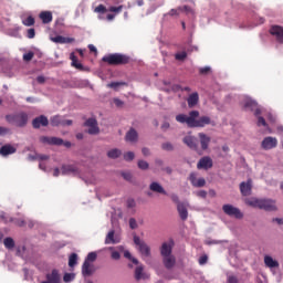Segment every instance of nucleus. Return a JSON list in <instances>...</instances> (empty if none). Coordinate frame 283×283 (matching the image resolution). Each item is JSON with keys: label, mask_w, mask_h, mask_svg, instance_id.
<instances>
[{"label": "nucleus", "mask_w": 283, "mask_h": 283, "mask_svg": "<svg viewBox=\"0 0 283 283\" xmlns=\"http://www.w3.org/2000/svg\"><path fill=\"white\" fill-rule=\"evenodd\" d=\"M177 123L186 124L187 127L193 129L196 127H207V125H211V117L201 116L198 111H190L188 115L179 114L176 116Z\"/></svg>", "instance_id": "f257e3e1"}, {"label": "nucleus", "mask_w": 283, "mask_h": 283, "mask_svg": "<svg viewBox=\"0 0 283 283\" xmlns=\"http://www.w3.org/2000/svg\"><path fill=\"white\" fill-rule=\"evenodd\" d=\"M245 205H248V207H253L254 209H262L263 211H275L277 209L275 200L273 199H258L252 197L245 199Z\"/></svg>", "instance_id": "f03ea898"}, {"label": "nucleus", "mask_w": 283, "mask_h": 283, "mask_svg": "<svg viewBox=\"0 0 283 283\" xmlns=\"http://www.w3.org/2000/svg\"><path fill=\"white\" fill-rule=\"evenodd\" d=\"M102 61L108 65H127L132 63V57L123 53H112L105 55Z\"/></svg>", "instance_id": "7ed1b4c3"}, {"label": "nucleus", "mask_w": 283, "mask_h": 283, "mask_svg": "<svg viewBox=\"0 0 283 283\" xmlns=\"http://www.w3.org/2000/svg\"><path fill=\"white\" fill-rule=\"evenodd\" d=\"M6 120L10 123V125H15V127H25L28 125V113L20 112L6 116Z\"/></svg>", "instance_id": "20e7f679"}, {"label": "nucleus", "mask_w": 283, "mask_h": 283, "mask_svg": "<svg viewBox=\"0 0 283 283\" xmlns=\"http://www.w3.org/2000/svg\"><path fill=\"white\" fill-rule=\"evenodd\" d=\"M134 244L136 245V249L138 253H140L142 258H151V248L140 239L138 235H134Z\"/></svg>", "instance_id": "39448f33"}, {"label": "nucleus", "mask_w": 283, "mask_h": 283, "mask_svg": "<svg viewBox=\"0 0 283 283\" xmlns=\"http://www.w3.org/2000/svg\"><path fill=\"white\" fill-rule=\"evenodd\" d=\"M40 143H42V145H55L57 147H61V145H64V147H72V143L64 142L62 138L59 137L41 136Z\"/></svg>", "instance_id": "423d86ee"}, {"label": "nucleus", "mask_w": 283, "mask_h": 283, "mask_svg": "<svg viewBox=\"0 0 283 283\" xmlns=\"http://www.w3.org/2000/svg\"><path fill=\"white\" fill-rule=\"evenodd\" d=\"M222 211L226 213V216L235 218L237 220H242L244 218V213L240 211V208H235L233 205H223Z\"/></svg>", "instance_id": "0eeeda50"}, {"label": "nucleus", "mask_w": 283, "mask_h": 283, "mask_svg": "<svg viewBox=\"0 0 283 283\" xmlns=\"http://www.w3.org/2000/svg\"><path fill=\"white\" fill-rule=\"evenodd\" d=\"M85 127H88V134H91V136H96V134H99L101 128H98V122L96 120V118H88L85 123H84Z\"/></svg>", "instance_id": "6e6552de"}, {"label": "nucleus", "mask_w": 283, "mask_h": 283, "mask_svg": "<svg viewBox=\"0 0 283 283\" xmlns=\"http://www.w3.org/2000/svg\"><path fill=\"white\" fill-rule=\"evenodd\" d=\"M262 149H275L277 147V138L275 137H265L261 143Z\"/></svg>", "instance_id": "1a4fd4ad"}, {"label": "nucleus", "mask_w": 283, "mask_h": 283, "mask_svg": "<svg viewBox=\"0 0 283 283\" xmlns=\"http://www.w3.org/2000/svg\"><path fill=\"white\" fill-rule=\"evenodd\" d=\"M252 189H253V181L251 179H248V181H242L240 184L241 196H251Z\"/></svg>", "instance_id": "9d476101"}, {"label": "nucleus", "mask_w": 283, "mask_h": 283, "mask_svg": "<svg viewBox=\"0 0 283 283\" xmlns=\"http://www.w3.org/2000/svg\"><path fill=\"white\" fill-rule=\"evenodd\" d=\"M78 167L74 165H64L62 166V176H78Z\"/></svg>", "instance_id": "9b49d317"}, {"label": "nucleus", "mask_w": 283, "mask_h": 283, "mask_svg": "<svg viewBox=\"0 0 283 283\" xmlns=\"http://www.w3.org/2000/svg\"><path fill=\"white\" fill-rule=\"evenodd\" d=\"M32 125L34 129H39L41 127H48V125H50V120H48L45 115H41L32 120Z\"/></svg>", "instance_id": "f8f14e48"}, {"label": "nucleus", "mask_w": 283, "mask_h": 283, "mask_svg": "<svg viewBox=\"0 0 283 283\" xmlns=\"http://www.w3.org/2000/svg\"><path fill=\"white\" fill-rule=\"evenodd\" d=\"M270 34H272V36H275L277 43H283V28L281 25L271 27Z\"/></svg>", "instance_id": "ddd939ff"}, {"label": "nucleus", "mask_w": 283, "mask_h": 283, "mask_svg": "<svg viewBox=\"0 0 283 283\" xmlns=\"http://www.w3.org/2000/svg\"><path fill=\"white\" fill-rule=\"evenodd\" d=\"M189 180L192 185V187H205L207 185V180L205 178H198V175L196 172H191L189 176Z\"/></svg>", "instance_id": "4468645a"}, {"label": "nucleus", "mask_w": 283, "mask_h": 283, "mask_svg": "<svg viewBox=\"0 0 283 283\" xmlns=\"http://www.w3.org/2000/svg\"><path fill=\"white\" fill-rule=\"evenodd\" d=\"M41 283H61V274H59V270H52L51 273L46 274V281Z\"/></svg>", "instance_id": "2eb2a0df"}, {"label": "nucleus", "mask_w": 283, "mask_h": 283, "mask_svg": "<svg viewBox=\"0 0 283 283\" xmlns=\"http://www.w3.org/2000/svg\"><path fill=\"white\" fill-rule=\"evenodd\" d=\"M163 264L167 271H171L176 266V256L174 254L169 256H161Z\"/></svg>", "instance_id": "dca6fc26"}, {"label": "nucleus", "mask_w": 283, "mask_h": 283, "mask_svg": "<svg viewBox=\"0 0 283 283\" xmlns=\"http://www.w3.org/2000/svg\"><path fill=\"white\" fill-rule=\"evenodd\" d=\"M12 154H17V147L10 144H6L0 148V156H3V158L12 156Z\"/></svg>", "instance_id": "f3484780"}, {"label": "nucleus", "mask_w": 283, "mask_h": 283, "mask_svg": "<svg viewBox=\"0 0 283 283\" xmlns=\"http://www.w3.org/2000/svg\"><path fill=\"white\" fill-rule=\"evenodd\" d=\"M211 167H213V160L210 157H202L197 164V169H211Z\"/></svg>", "instance_id": "a211bd4d"}, {"label": "nucleus", "mask_w": 283, "mask_h": 283, "mask_svg": "<svg viewBox=\"0 0 283 283\" xmlns=\"http://www.w3.org/2000/svg\"><path fill=\"white\" fill-rule=\"evenodd\" d=\"M174 251V244L164 242L160 248V255L161 258H167L169 255H172Z\"/></svg>", "instance_id": "6ab92c4d"}, {"label": "nucleus", "mask_w": 283, "mask_h": 283, "mask_svg": "<svg viewBox=\"0 0 283 283\" xmlns=\"http://www.w3.org/2000/svg\"><path fill=\"white\" fill-rule=\"evenodd\" d=\"M184 143L189 147L190 149H198V139L193 136H186L184 137Z\"/></svg>", "instance_id": "aec40b11"}, {"label": "nucleus", "mask_w": 283, "mask_h": 283, "mask_svg": "<svg viewBox=\"0 0 283 283\" xmlns=\"http://www.w3.org/2000/svg\"><path fill=\"white\" fill-rule=\"evenodd\" d=\"M125 140L127 143H138V132L136 129L130 128L125 136Z\"/></svg>", "instance_id": "412c9836"}, {"label": "nucleus", "mask_w": 283, "mask_h": 283, "mask_svg": "<svg viewBox=\"0 0 283 283\" xmlns=\"http://www.w3.org/2000/svg\"><path fill=\"white\" fill-rule=\"evenodd\" d=\"M264 264H265V266H268V269H279L280 268V262H277V260L272 259L271 255L264 256Z\"/></svg>", "instance_id": "4be33fe9"}, {"label": "nucleus", "mask_w": 283, "mask_h": 283, "mask_svg": "<svg viewBox=\"0 0 283 283\" xmlns=\"http://www.w3.org/2000/svg\"><path fill=\"white\" fill-rule=\"evenodd\" d=\"M177 211L181 220L185 221L187 218H189V212L187 211V206H185V203H178Z\"/></svg>", "instance_id": "5701e85b"}, {"label": "nucleus", "mask_w": 283, "mask_h": 283, "mask_svg": "<svg viewBox=\"0 0 283 283\" xmlns=\"http://www.w3.org/2000/svg\"><path fill=\"white\" fill-rule=\"evenodd\" d=\"M149 189L155 193H163V196H167V191L165 190V188H163L161 185L156 181H153L150 184Z\"/></svg>", "instance_id": "b1692460"}, {"label": "nucleus", "mask_w": 283, "mask_h": 283, "mask_svg": "<svg viewBox=\"0 0 283 283\" xmlns=\"http://www.w3.org/2000/svg\"><path fill=\"white\" fill-rule=\"evenodd\" d=\"M135 280L139 282V280H147V275L145 274V268L143 265H138L135 269Z\"/></svg>", "instance_id": "393cba45"}, {"label": "nucleus", "mask_w": 283, "mask_h": 283, "mask_svg": "<svg viewBox=\"0 0 283 283\" xmlns=\"http://www.w3.org/2000/svg\"><path fill=\"white\" fill-rule=\"evenodd\" d=\"M39 17L42 23L44 24L52 23V19H53L52 11H42Z\"/></svg>", "instance_id": "a878e982"}, {"label": "nucleus", "mask_w": 283, "mask_h": 283, "mask_svg": "<svg viewBox=\"0 0 283 283\" xmlns=\"http://www.w3.org/2000/svg\"><path fill=\"white\" fill-rule=\"evenodd\" d=\"M199 139L201 144V148L208 149L209 148V143H211V138L209 136L205 135V133H199Z\"/></svg>", "instance_id": "bb28decb"}, {"label": "nucleus", "mask_w": 283, "mask_h": 283, "mask_svg": "<svg viewBox=\"0 0 283 283\" xmlns=\"http://www.w3.org/2000/svg\"><path fill=\"white\" fill-rule=\"evenodd\" d=\"M200 101V97L198 95V93H192L189 95L187 103H188V107H196L197 103Z\"/></svg>", "instance_id": "cd10ccee"}, {"label": "nucleus", "mask_w": 283, "mask_h": 283, "mask_svg": "<svg viewBox=\"0 0 283 283\" xmlns=\"http://www.w3.org/2000/svg\"><path fill=\"white\" fill-rule=\"evenodd\" d=\"M82 274L84 275V277H88V275H92V264H90V262L84 261L82 265Z\"/></svg>", "instance_id": "c85d7f7f"}, {"label": "nucleus", "mask_w": 283, "mask_h": 283, "mask_svg": "<svg viewBox=\"0 0 283 283\" xmlns=\"http://www.w3.org/2000/svg\"><path fill=\"white\" fill-rule=\"evenodd\" d=\"M114 230H111L106 238H105V244H118V240L114 238Z\"/></svg>", "instance_id": "c756f323"}, {"label": "nucleus", "mask_w": 283, "mask_h": 283, "mask_svg": "<svg viewBox=\"0 0 283 283\" xmlns=\"http://www.w3.org/2000/svg\"><path fill=\"white\" fill-rule=\"evenodd\" d=\"M51 41H53V43H72L73 40L62 35H56L55 38H51Z\"/></svg>", "instance_id": "7c9ffc66"}, {"label": "nucleus", "mask_w": 283, "mask_h": 283, "mask_svg": "<svg viewBox=\"0 0 283 283\" xmlns=\"http://www.w3.org/2000/svg\"><path fill=\"white\" fill-rule=\"evenodd\" d=\"M70 59L72 61V66L76 70H83V64L78 62V59H76V55L74 53H71Z\"/></svg>", "instance_id": "2f4dec72"}, {"label": "nucleus", "mask_w": 283, "mask_h": 283, "mask_svg": "<svg viewBox=\"0 0 283 283\" xmlns=\"http://www.w3.org/2000/svg\"><path fill=\"white\" fill-rule=\"evenodd\" d=\"M122 154H123V153H122L120 149H118V148L111 149V150L107 151L108 158H113V159L119 158V156H120Z\"/></svg>", "instance_id": "473e14b6"}, {"label": "nucleus", "mask_w": 283, "mask_h": 283, "mask_svg": "<svg viewBox=\"0 0 283 283\" xmlns=\"http://www.w3.org/2000/svg\"><path fill=\"white\" fill-rule=\"evenodd\" d=\"M78 260V255L76 253H72L69 258V266L73 269V266H76V262Z\"/></svg>", "instance_id": "72a5a7b5"}, {"label": "nucleus", "mask_w": 283, "mask_h": 283, "mask_svg": "<svg viewBox=\"0 0 283 283\" xmlns=\"http://www.w3.org/2000/svg\"><path fill=\"white\" fill-rule=\"evenodd\" d=\"M245 109H255L258 107V103L253 99H247L244 103Z\"/></svg>", "instance_id": "f704fd0d"}, {"label": "nucleus", "mask_w": 283, "mask_h": 283, "mask_svg": "<svg viewBox=\"0 0 283 283\" xmlns=\"http://www.w3.org/2000/svg\"><path fill=\"white\" fill-rule=\"evenodd\" d=\"M51 125L53 127H59V125H63V119L61 118V116H54L51 118Z\"/></svg>", "instance_id": "c9c22d12"}, {"label": "nucleus", "mask_w": 283, "mask_h": 283, "mask_svg": "<svg viewBox=\"0 0 283 283\" xmlns=\"http://www.w3.org/2000/svg\"><path fill=\"white\" fill-rule=\"evenodd\" d=\"M22 23H23V25H25L27 28H30V27L34 25V23H35L34 17L29 15L27 19H24V20L22 21Z\"/></svg>", "instance_id": "e433bc0d"}, {"label": "nucleus", "mask_w": 283, "mask_h": 283, "mask_svg": "<svg viewBox=\"0 0 283 283\" xmlns=\"http://www.w3.org/2000/svg\"><path fill=\"white\" fill-rule=\"evenodd\" d=\"M3 244L6 249H12L14 247V239L8 237L4 239Z\"/></svg>", "instance_id": "4c0bfd02"}, {"label": "nucleus", "mask_w": 283, "mask_h": 283, "mask_svg": "<svg viewBox=\"0 0 283 283\" xmlns=\"http://www.w3.org/2000/svg\"><path fill=\"white\" fill-rule=\"evenodd\" d=\"M200 76H209L211 74V67L210 66H203L199 69Z\"/></svg>", "instance_id": "58836bf2"}, {"label": "nucleus", "mask_w": 283, "mask_h": 283, "mask_svg": "<svg viewBox=\"0 0 283 283\" xmlns=\"http://www.w3.org/2000/svg\"><path fill=\"white\" fill-rule=\"evenodd\" d=\"M96 258H98L96 252H90L85 259V262H96Z\"/></svg>", "instance_id": "ea45409f"}, {"label": "nucleus", "mask_w": 283, "mask_h": 283, "mask_svg": "<svg viewBox=\"0 0 283 283\" xmlns=\"http://www.w3.org/2000/svg\"><path fill=\"white\" fill-rule=\"evenodd\" d=\"M136 155L134 154V151H128L124 154V160H126L127 163H132Z\"/></svg>", "instance_id": "a19ab883"}, {"label": "nucleus", "mask_w": 283, "mask_h": 283, "mask_svg": "<svg viewBox=\"0 0 283 283\" xmlns=\"http://www.w3.org/2000/svg\"><path fill=\"white\" fill-rule=\"evenodd\" d=\"M124 258H127V260H130L133 264H138V259L132 256V253L129 251L124 252Z\"/></svg>", "instance_id": "79ce46f5"}, {"label": "nucleus", "mask_w": 283, "mask_h": 283, "mask_svg": "<svg viewBox=\"0 0 283 283\" xmlns=\"http://www.w3.org/2000/svg\"><path fill=\"white\" fill-rule=\"evenodd\" d=\"M256 125H258V127H269V124H266V119H264V117H262V116L258 117Z\"/></svg>", "instance_id": "37998d69"}, {"label": "nucleus", "mask_w": 283, "mask_h": 283, "mask_svg": "<svg viewBox=\"0 0 283 283\" xmlns=\"http://www.w3.org/2000/svg\"><path fill=\"white\" fill-rule=\"evenodd\" d=\"M137 165H138V168L143 169L144 171L149 169V163L145 160H139Z\"/></svg>", "instance_id": "c03bdc74"}, {"label": "nucleus", "mask_w": 283, "mask_h": 283, "mask_svg": "<svg viewBox=\"0 0 283 283\" xmlns=\"http://www.w3.org/2000/svg\"><path fill=\"white\" fill-rule=\"evenodd\" d=\"M94 12H97L98 14H105V12H107V8L103 4H99L95 8Z\"/></svg>", "instance_id": "a18cd8bd"}, {"label": "nucleus", "mask_w": 283, "mask_h": 283, "mask_svg": "<svg viewBox=\"0 0 283 283\" xmlns=\"http://www.w3.org/2000/svg\"><path fill=\"white\" fill-rule=\"evenodd\" d=\"M161 149H164V151H174V145L171 143H164Z\"/></svg>", "instance_id": "49530a36"}, {"label": "nucleus", "mask_w": 283, "mask_h": 283, "mask_svg": "<svg viewBox=\"0 0 283 283\" xmlns=\"http://www.w3.org/2000/svg\"><path fill=\"white\" fill-rule=\"evenodd\" d=\"M32 59H34V52L30 51V52L23 54V61L30 62V61H32Z\"/></svg>", "instance_id": "de8ad7c7"}, {"label": "nucleus", "mask_w": 283, "mask_h": 283, "mask_svg": "<svg viewBox=\"0 0 283 283\" xmlns=\"http://www.w3.org/2000/svg\"><path fill=\"white\" fill-rule=\"evenodd\" d=\"M120 85H125L124 82H112L107 84V87H111V90H116L117 87H120Z\"/></svg>", "instance_id": "09e8293b"}, {"label": "nucleus", "mask_w": 283, "mask_h": 283, "mask_svg": "<svg viewBox=\"0 0 283 283\" xmlns=\"http://www.w3.org/2000/svg\"><path fill=\"white\" fill-rule=\"evenodd\" d=\"M175 59H176V61H185V59H187V53L185 51L180 52V53H177L175 55Z\"/></svg>", "instance_id": "8fccbe9b"}, {"label": "nucleus", "mask_w": 283, "mask_h": 283, "mask_svg": "<svg viewBox=\"0 0 283 283\" xmlns=\"http://www.w3.org/2000/svg\"><path fill=\"white\" fill-rule=\"evenodd\" d=\"M75 275L73 273H65L63 276L64 282H72L74 280Z\"/></svg>", "instance_id": "3c124183"}, {"label": "nucleus", "mask_w": 283, "mask_h": 283, "mask_svg": "<svg viewBox=\"0 0 283 283\" xmlns=\"http://www.w3.org/2000/svg\"><path fill=\"white\" fill-rule=\"evenodd\" d=\"M108 12H115L116 14H118L119 12H123V6L109 7Z\"/></svg>", "instance_id": "603ef678"}, {"label": "nucleus", "mask_w": 283, "mask_h": 283, "mask_svg": "<svg viewBox=\"0 0 283 283\" xmlns=\"http://www.w3.org/2000/svg\"><path fill=\"white\" fill-rule=\"evenodd\" d=\"M208 260H209V256H207V254L201 255L199 258V264L202 266V265H205L208 262Z\"/></svg>", "instance_id": "864d4df0"}, {"label": "nucleus", "mask_w": 283, "mask_h": 283, "mask_svg": "<svg viewBox=\"0 0 283 283\" xmlns=\"http://www.w3.org/2000/svg\"><path fill=\"white\" fill-rule=\"evenodd\" d=\"M126 205H127V208H128V209H134V207H136V200H134V199H128V200L126 201Z\"/></svg>", "instance_id": "5fc2aeb1"}, {"label": "nucleus", "mask_w": 283, "mask_h": 283, "mask_svg": "<svg viewBox=\"0 0 283 283\" xmlns=\"http://www.w3.org/2000/svg\"><path fill=\"white\" fill-rule=\"evenodd\" d=\"M169 17H179L180 15V10L177 9H171L169 12H168Z\"/></svg>", "instance_id": "6e6d98bb"}, {"label": "nucleus", "mask_w": 283, "mask_h": 283, "mask_svg": "<svg viewBox=\"0 0 283 283\" xmlns=\"http://www.w3.org/2000/svg\"><path fill=\"white\" fill-rule=\"evenodd\" d=\"M129 227L130 229H138V223L136 222V219L134 218L129 219Z\"/></svg>", "instance_id": "4d7b16f0"}, {"label": "nucleus", "mask_w": 283, "mask_h": 283, "mask_svg": "<svg viewBox=\"0 0 283 283\" xmlns=\"http://www.w3.org/2000/svg\"><path fill=\"white\" fill-rule=\"evenodd\" d=\"M27 36L28 39H34V36H36V32L34 31V29H29Z\"/></svg>", "instance_id": "13d9d810"}, {"label": "nucleus", "mask_w": 283, "mask_h": 283, "mask_svg": "<svg viewBox=\"0 0 283 283\" xmlns=\"http://www.w3.org/2000/svg\"><path fill=\"white\" fill-rule=\"evenodd\" d=\"M112 260H120V252L113 251L111 254Z\"/></svg>", "instance_id": "bf43d9fd"}, {"label": "nucleus", "mask_w": 283, "mask_h": 283, "mask_svg": "<svg viewBox=\"0 0 283 283\" xmlns=\"http://www.w3.org/2000/svg\"><path fill=\"white\" fill-rule=\"evenodd\" d=\"M122 176H123L124 180H127L128 182H130L132 172H122Z\"/></svg>", "instance_id": "052dcab7"}, {"label": "nucleus", "mask_w": 283, "mask_h": 283, "mask_svg": "<svg viewBox=\"0 0 283 283\" xmlns=\"http://www.w3.org/2000/svg\"><path fill=\"white\" fill-rule=\"evenodd\" d=\"M170 198H171L172 202H175L177 206L182 205L180 202V199L178 198V195H171Z\"/></svg>", "instance_id": "680f3d73"}, {"label": "nucleus", "mask_w": 283, "mask_h": 283, "mask_svg": "<svg viewBox=\"0 0 283 283\" xmlns=\"http://www.w3.org/2000/svg\"><path fill=\"white\" fill-rule=\"evenodd\" d=\"M178 10H180V12H191V7L189 6L178 7Z\"/></svg>", "instance_id": "e2e57ef3"}, {"label": "nucleus", "mask_w": 283, "mask_h": 283, "mask_svg": "<svg viewBox=\"0 0 283 283\" xmlns=\"http://www.w3.org/2000/svg\"><path fill=\"white\" fill-rule=\"evenodd\" d=\"M70 125H72V119H62V126L65 127H70Z\"/></svg>", "instance_id": "0e129e2a"}, {"label": "nucleus", "mask_w": 283, "mask_h": 283, "mask_svg": "<svg viewBox=\"0 0 283 283\" xmlns=\"http://www.w3.org/2000/svg\"><path fill=\"white\" fill-rule=\"evenodd\" d=\"M142 154H143V156H149L151 153L149 151V148L144 147V148L142 149Z\"/></svg>", "instance_id": "69168bd1"}, {"label": "nucleus", "mask_w": 283, "mask_h": 283, "mask_svg": "<svg viewBox=\"0 0 283 283\" xmlns=\"http://www.w3.org/2000/svg\"><path fill=\"white\" fill-rule=\"evenodd\" d=\"M114 104L116 105V107H123V101H120L119 98H115Z\"/></svg>", "instance_id": "338daca9"}, {"label": "nucleus", "mask_w": 283, "mask_h": 283, "mask_svg": "<svg viewBox=\"0 0 283 283\" xmlns=\"http://www.w3.org/2000/svg\"><path fill=\"white\" fill-rule=\"evenodd\" d=\"M228 283H238V277H235V276H229V277H228Z\"/></svg>", "instance_id": "774afa93"}]
</instances>
